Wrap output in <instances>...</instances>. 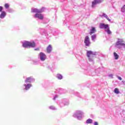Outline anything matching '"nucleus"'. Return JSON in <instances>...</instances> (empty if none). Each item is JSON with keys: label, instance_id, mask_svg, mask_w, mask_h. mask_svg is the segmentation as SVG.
Here are the masks:
<instances>
[{"label": "nucleus", "instance_id": "6", "mask_svg": "<svg viewBox=\"0 0 125 125\" xmlns=\"http://www.w3.org/2000/svg\"><path fill=\"white\" fill-rule=\"evenodd\" d=\"M84 42L86 46H89L90 44V41H89V37L86 36L84 41Z\"/></svg>", "mask_w": 125, "mask_h": 125}, {"label": "nucleus", "instance_id": "14", "mask_svg": "<svg viewBox=\"0 0 125 125\" xmlns=\"http://www.w3.org/2000/svg\"><path fill=\"white\" fill-rule=\"evenodd\" d=\"M113 54H114V56L115 57V59L116 60H117V59H119V55L118 54H117V53L114 52Z\"/></svg>", "mask_w": 125, "mask_h": 125}, {"label": "nucleus", "instance_id": "15", "mask_svg": "<svg viewBox=\"0 0 125 125\" xmlns=\"http://www.w3.org/2000/svg\"><path fill=\"white\" fill-rule=\"evenodd\" d=\"M31 80H32V78L31 77H29L26 78V80L25 81V83H31Z\"/></svg>", "mask_w": 125, "mask_h": 125}, {"label": "nucleus", "instance_id": "16", "mask_svg": "<svg viewBox=\"0 0 125 125\" xmlns=\"http://www.w3.org/2000/svg\"><path fill=\"white\" fill-rule=\"evenodd\" d=\"M92 119H88L86 120V124H92Z\"/></svg>", "mask_w": 125, "mask_h": 125}, {"label": "nucleus", "instance_id": "3", "mask_svg": "<svg viewBox=\"0 0 125 125\" xmlns=\"http://www.w3.org/2000/svg\"><path fill=\"white\" fill-rule=\"evenodd\" d=\"M100 29H104L105 32H106L108 35H111V34H112V32L111 31V30H110L109 24H105V23H100Z\"/></svg>", "mask_w": 125, "mask_h": 125}, {"label": "nucleus", "instance_id": "21", "mask_svg": "<svg viewBox=\"0 0 125 125\" xmlns=\"http://www.w3.org/2000/svg\"><path fill=\"white\" fill-rule=\"evenodd\" d=\"M103 16H104V17H105V18L107 19L108 18V16H107V15H106V14L104 13L103 14Z\"/></svg>", "mask_w": 125, "mask_h": 125}, {"label": "nucleus", "instance_id": "19", "mask_svg": "<svg viewBox=\"0 0 125 125\" xmlns=\"http://www.w3.org/2000/svg\"><path fill=\"white\" fill-rule=\"evenodd\" d=\"M122 12H125V5H124L122 8Z\"/></svg>", "mask_w": 125, "mask_h": 125}, {"label": "nucleus", "instance_id": "20", "mask_svg": "<svg viewBox=\"0 0 125 125\" xmlns=\"http://www.w3.org/2000/svg\"><path fill=\"white\" fill-rule=\"evenodd\" d=\"M4 7L6 8H8V7H9V4L8 3H5L4 4Z\"/></svg>", "mask_w": 125, "mask_h": 125}, {"label": "nucleus", "instance_id": "29", "mask_svg": "<svg viewBox=\"0 0 125 125\" xmlns=\"http://www.w3.org/2000/svg\"><path fill=\"white\" fill-rule=\"evenodd\" d=\"M52 108H53L52 106H50V109H52Z\"/></svg>", "mask_w": 125, "mask_h": 125}, {"label": "nucleus", "instance_id": "9", "mask_svg": "<svg viewBox=\"0 0 125 125\" xmlns=\"http://www.w3.org/2000/svg\"><path fill=\"white\" fill-rule=\"evenodd\" d=\"M24 86H25V90H28V89H30V88L32 86V84H31V83H28L27 85L25 84Z\"/></svg>", "mask_w": 125, "mask_h": 125}, {"label": "nucleus", "instance_id": "18", "mask_svg": "<svg viewBox=\"0 0 125 125\" xmlns=\"http://www.w3.org/2000/svg\"><path fill=\"white\" fill-rule=\"evenodd\" d=\"M57 78L59 79V80H62V75L61 74H58L57 75Z\"/></svg>", "mask_w": 125, "mask_h": 125}, {"label": "nucleus", "instance_id": "26", "mask_svg": "<svg viewBox=\"0 0 125 125\" xmlns=\"http://www.w3.org/2000/svg\"><path fill=\"white\" fill-rule=\"evenodd\" d=\"M94 125H98V123L96 122L94 123Z\"/></svg>", "mask_w": 125, "mask_h": 125}, {"label": "nucleus", "instance_id": "8", "mask_svg": "<svg viewBox=\"0 0 125 125\" xmlns=\"http://www.w3.org/2000/svg\"><path fill=\"white\" fill-rule=\"evenodd\" d=\"M52 50V47L51 46V44H49L46 48V51L47 53H50Z\"/></svg>", "mask_w": 125, "mask_h": 125}, {"label": "nucleus", "instance_id": "28", "mask_svg": "<svg viewBox=\"0 0 125 125\" xmlns=\"http://www.w3.org/2000/svg\"><path fill=\"white\" fill-rule=\"evenodd\" d=\"M35 50L39 51V50H40V48H37L36 49H35Z\"/></svg>", "mask_w": 125, "mask_h": 125}, {"label": "nucleus", "instance_id": "5", "mask_svg": "<svg viewBox=\"0 0 125 125\" xmlns=\"http://www.w3.org/2000/svg\"><path fill=\"white\" fill-rule=\"evenodd\" d=\"M116 45H122L125 46V41L123 40V39H118V41L116 42Z\"/></svg>", "mask_w": 125, "mask_h": 125}, {"label": "nucleus", "instance_id": "12", "mask_svg": "<svg viewBox=\"0 0 125 125\" xmlns=\"http://www.w3.org/2000/svg\"><path fill=\"white\" fill-rule=\"evenodd\" d=\"M6 15V13L4 11H2L1 14L0 15V18H4L5 16Z\"/></svg>", "mask_w": 125, "mask_h": 125}, {"label": "nucleus", "instance_id": "10", "mask_svg": "<svg viewBox=\"0 0 125 125\" xmlns=\"http://www.w3.org/2000/svg\"><path fill=\"white\" fill-rule=\"evenodd\" d=\"M99 2H98V0H94V1L92 2V7H94L96 4H98Z\"/></svg>", "mask_w": 125, "mask_h": 125}, {"label": "nucleus", "instance_id": "23", "mask_svg": "<svg viewBox=\"0 0 125 125\" xmlns=\"http://www.w3.org/2000/svg\"><path fill=\"white\" fill-rule=\"evenodd\" d=\"M3 7L2 6H0V12H1L2 11Z\"/></svg>", "mask_w": 125, "mask_h": 125}, {"label": "nucleus", "instance_id": "7", "mask_svg": "<svg viewBox=\"0 0 125 125\" xmlns=\"http://www.w3.org/2000/svg\"><path fill=\"white\" fill-rule=\"evenodd\" d=\"M40 59L42 61H44L46 59V55L42 52L40 53Z\"/></svg>", "mask_w": 125, "mask_h": 125}, {"label": "nucleus", "instance_id": "11", "mask_svg": "<svg viewBox=\"0 0 125 125\" xmlns=\"http://www.w3.org/2000/svg\"><path fill=\"white\" fill-rule=\"evenodd\" d=\"M96 32V29H95V27H92L90 30V32L89 33L90 35H92V34H94Z\"/></svg>", "mask_w": 125, "mask_h": 125}, {"label": "nucleus", "instance_id": "4", "mask_svg": "<svg viewBox=\"0 0 125 125\" xmlns=\"http://www.w3.org/2000/svg\"><path fill=\"white\" fill-rule=\"evenodd\" d=\"M22 46L23 47H35L36 46V43L35 42H30L26 41L22 43Z\"/></svg>", "mask_w": 125, "mask_h": 125}, {"label": "nucleus", "instance_id": "1", "mask_svg": "<svg viewBox=\"0 0 125 125\" xmlns=\"http://www.w3.org/2000/svg\"><path fill=\"white\" fill-rule=\"evenodd\" d=\"M42 9H43V8H42L40 10L38 9H34L33 10V12L36 13L34 16L35 18H38V19H40V20H42L43 19V15L41 14L42 12Z\"/></svg>", "mask_w": 125, "mask_h": 125}, {"label": "nucleus", "instance_id": "22", "mask_svg": "<svg viewBox=\"0 0 125 125\" xmlns=\"http://www.w3.org/2000/svg\"><path fill=\"white\" fill-rule=\"evenodd\" d=\"M99 3L100 2H102V1H104V0H97Z\"/></svg>", "mask_w": 125, "mask_h": 125}, {"label": "nucleus", "instance_id": "2", "mask_svg": "<svg viewBox=\"0 0 125 125\" xmlns=\"http://www.w3.org/2000/svg\"><path fill=\"white\" fill-rule=\"evenodd\" d=\"M87 57L90 62L93 61V58L96 55V52H93L92 51H87L86 53Z\"/></svg>", "mask_w": 125, "mask_h": 125}, {"label": "nucleus", "instance_id": "13", "mask_svg": "<svg viewBox=\"0 0 125 125\" xmlns=\"http://www.w3.org/2000/svg\"><path fill=\"white\" fill-rule=\"evenodd\" d=\"M91 38L92 41H93V42H95V39H96V34L92 35L91 36Z\"/></svg>", "mask_w": 125, "mask_h": 125}, {"label": "nucleus", "instance_id": "27", "mask_svg": "<svg viewBox=\"0 0 125 125\" xmlns=\"http://www.w3.org/2000/svg\"><path fill=\"white\" fill-rule=\"evenodd\" d=\"M118 79L120 80V81H122V78L121 77L119 76Z\"/></svg>", "mask_w": 125, "mask_h": 125}, {"label": "nucleus", "instance_id": "17", "mask_svg": "<svg viewBox=\"0 0 125 125\" xmlns=\"http://www.w3.org/2000/svg\"><path fill=\"white\" fill-rule=\"evenodd\" d=\"M114 92L115 93H116V94H119V93H120V91H119V89L117 88H115Z\"/></svg>", "mask_w": 125, "mask_h": 125}, {"label": "nucleus", "instance_id": "24", "mask_svg": "<svg viewBox=\"0 0 125 125\" xmlns=\"http://www.w3.org/2000/svg\"><path fill=\"white\" fill-rule=\"evenodd\" d=\"M106 19H107V20H108V21H109V22L111 21V20H110V19H109V17H107V18H106Z\"/></svg>", "mask_w": 125, "mask_h": 125}, {"label": "nucleus", "instance_id": "25", "mask_svg": "<svg viewBox=\"0 0 125 125\" xmlns=\"http://www.w3.org/2000/svg\"><path fill=\"white\" fill-rule=\"evenodd\" d=\"M106 19H107V20H108V21H109V22L111 21V20H110V19H109V17H107V18H106Z\"/></svg>", "mask_w": 125, "mask_h": 125}]
</instances>
